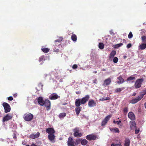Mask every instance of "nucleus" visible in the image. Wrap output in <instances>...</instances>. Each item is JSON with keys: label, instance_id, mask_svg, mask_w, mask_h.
Returning a JSON list of instances; mask_svg holds the SVG:
<instances>
[{"label": "nucleus", "instance_id": "nucleus-59", "mask_svg": "<svg viewBox=\"0 0 146 146\" xmlns=\"http://www.w3.org/2000/svg\"><path fill=\"white\" fill-rule=\"evenodd\" d=\"M110 34H111H111H112V32H111V31H110Z\"/></svg>", "mask_w": 146, "mask_h": 146}, {"label": "nucleus", "instance_id": "nucleus-46", "mask_svg": "<svg viewBox=\"0 0 146 146\" xmlns=\"http://www.w3.org/2000/svg\"><path fill=\"white\" fill-rule=\"evenodd\" d=\"M44 58V57L43 56H41L40 57L39 59V62H41L42 61Z\"/></svg>", "mask_w": 146, "mask_h": 146}, {"label": "nucleus", "instance_id": "nucleus-8", "mask_svg": "<svg viewBox=\"0 0 146 146\" xmlns=\"http://www.w3.org/2000/svg\"><path fill=\"white\" fill-rule=\"evenodd\" d=\"M48 138L50 141L52 143H54L55 142V136L54 134H48Z\"/></svg>", "mask_w": 146, "mask_h": 146}, {"label": "nucleus", "instance_id": "nucleus-3", "mask_svg": "<svg viewBox=\"0 0 146 146\" xmlns=\"http://www.w3.org/2000/svg\"><path fill=\"white\" fill-rule=\"evenodd\" d=\"M143 97V95L141 94L139 96L135 98L132 100L130 102V103L133 104H135L140 101Z\"/></svg>", "mask_w": 146, "mask_h": 146}, {"label": "nucleus", "instance_id": "nucleus-50", "mask_svg": "<svg viewBox=\"0 0 146 146\" xmlns=\"http://www.w3.org/2000/svg\"><path fill=\"white\" fill-rule=\"evenodd\" d=\"M97 80L96 79H95L94 80H93V82L94 84H97Z\"/></svg>", "mask_w": 146, "mask_h": 146}, {"label": "nucleus", "instance_id": "nucleus-22", "mask_svg": "<svg viewBox=\"0 0 146 146\" xmlns=\"http://www.w3.org/2000/svg\"><path fill=\"white\" fill-rule=\"evenodd\" d=\"M73 135L74 136L77 137H80L82 136V134L81 133L79 132H74Z\"/></svg>", "mask_w": 146, "mask_h": 146}, {"label": "nucleus", "instance_id": "nucleus-29", "mask_svg": "<svg viewBox=\"0 0 146 146\" xmlns=\"http://www.w3.org/2000/svg\"><path fill=\"white\" fill-rule=\"evenodd\" d=\"M66 116V113H61L58 115V117L60 118H63Z\"/></svg>", "mask_w": 146, "mask_h": 146}, {"label": "nucleus", "instance_id": "nucleus-25", "mask_svg": "<svg viewBox=\"0 0 146 146\" xmlns=\"http://www.w3.org/2000/svg\"><path fill=\"white\" fill-rule=\"evenodd\" d=\"M146 48V43H142L139 46V48L141 50H143Z\"/></svg>", "mask_w": 146, "mask_h": 146}, {"label": "nucleus", "instance_id": "nucleus-23", "mask_svg": "<svg viewBox=\"0 0 146 146\" xmlns=\"http://www.w3.org/2000/svg\"><path fill=\"white\" fill-rule=\"evenodd\" d=\"M125 146H129L130 143V140L127 138H126L125 141Z\"/></svg>", "mask_w": 146, "mask_h": 146}, {"label": "nucleus", "instance_id": "nucleus-31", "mask_svg": "<svg viewBox=\"0 0 146 146\" xmlns=\"http://www.w3.org/2000/svg\"><path fill=\"white\" fill-rule=\"evenodd\" d=\"M124 89V87L116 88L115 90V92L116 93H117L118 92H120L121 91L123 90Z\"/></svg>", "mask_w": 146, "mask_h": 146}, {"label": "nucleus", "instance_id": "nucleus-42", "mask_svg": "<svg viewBox=\"0 0 146 146\" xmlns=\"http://www.w3.org/2000/svg\"><path fill=\"white\" fill-rule=\"evenodd\" d=\"M113 122L114 123H117L118 125H119L121 123V121L120 120H119V121H115L114 120V121H113Z\"/></svg>", "mask_w": 146, "mask_h": 146}, {"label": "nucleus", "instance_id": "nucleus-26", "mask_svg": "<svg viewBox=\"0 0 146 146\" xmlns=\"http://www.w3.org/2000/svg\"><path fill=\"white\" fill-rule=\"evenodd\" d=\"M117 79L119 80V81L117 82V83L119 84L122 83L124 82V79H123L122 77L121 76L117 78Z\"/></svg>", "mask_w": 146, "mask_h": 146}, {"label": "nucleus", "instance_id": "nucleus-10", "mask_svg": "<svg viewBox=\"0 0 146 146\" xmlns=\"http://www.w3.org/2000/svg\"><path fill=\"white\" fill-rule=\"evenodd\" d=\"M67 143L68 146H75L74 141L71 137H70L68 138Z\"/></svg>", "mask_w": 146, "mask_h": 146}, {"label": "nucleus", "instance_id": "nucleus-43", "mask_svg": "<svg viewBox=\"0 0 146 146\" xmlns=\"http://www.w3.org/2000/svg\"><path fill=\"white\" fill-rule=\"evenodd\" d=\"M7 99L8 100L12 101L13 100V98L12 96H9L8 98Z\"/></svg>", "mask_w": 146, "mask_h": 146}, {"label": "nucleus", "instance_id": "nucleus-55", "mask_svg": "<svg viewBox=\"0 0 146 146\" xmlns=\"http://www.w3.org/2000/svg\"><path fill=\"white\" fill-rule=\"evenodd\" d=\"M136 95V93L134 92L132 95V96H135Z\"/></svg>", "mask_w": 146, "mask_h": 146}, {"label": "nucleus", "instance_id": "nucleus-38", "mask_svg": "<svg viewBox=\"0 0 146 146\" xmlns=\"http://www.w3.org/2000/svg\"><path fill=\"white\" fill-rule=\"evenodd\" d=\"M141 39L142 41L144 42H146V36H143L141 37Z\"/></svg>", "mask_w": 146, "mask_h": 146}, {"label": "nucleus", "instance_id": "nucleus-12", "mask_svg": "<svg viewBox=\"0 0 146 146\" xmlns=\"http://www.w3.org/2000/svg\"><path fill=\"white\" fill-rule=\"evenodd\" d=\"M13 117V115H9L7 114L3 118V122H5L6 121H8L11 119Z\"/></svg>", "mask_w": 146, "mask_h": 146}, {"label": "nucleus", "instance_id": "nucleus-61", "mask_svg": "<svg viewBox=\"0 0 146 146\" xmlns=\"http://www.w3.org/2000/svg\"><path fill=\"white\" fill-rule=\"evenodd\" d=\"M63 105H66V104H63Z\"/></svg>", "mask_w": 146, "mask_h": 146}, {"label": "nucleus", "instance_id": "nucleus-60", "mask_svg": "<svg viewBox=\"0 0 146 146\" xmlns=\"http://www.w3.org/2000/svg\"><path fill=\"white\" fill-rule=\"evenodd\" d=\"M25 146H30L29 145H25Z\"/></svg>", "mask_w": 146, "mask_h": 146}, {"label": "nucleus", "instance_id": "nucleus-52", "mask_svg": "<svg viewBox=\"0 0 146 146\" xmlns=\"http://www.w3.org/2000/svg\"><path fill=\"white\" fill-rule=\"evenodd\" d=\"M13 96L15 97H16L17 96V93L15 94H13Z\"/></svg>", "mask_w": 146, "mask_h": 146}, {"label": "nucleus", "instance_id": "nucleus-30", "mask_svg": "<svg viewBox=\"0 0 146 146\" xmlns=\"http://www.w3.org/2000/svg\"><path fill=\"white\" fill-rule=\"evenodd\" d=\"M41 50L44 53H47L49 51L50 49L48 48H41Z\"/></svg>", "mask_w": 146, "mask_h": 146}, {"label": "nucleus", "instance_id": "nucleus-7", "mask_svg": "<svg viewBox=\"0 0 146 146\" xmlns=\"http://www.w3.org/2000/svg\"><path fill=\"white\" fill-rule=\"evenodd\" d=\"M47 110H49L50 108L51 103L50 101L48 99L45 100L44 101V105Z\"/></svg>", "mask_w": 146, "mask_h": 146}, {"label": "nucleus", "instance_id": "nucleus-16", "mask_svg": "<svg viewBox=\"0 0 146 146\" xmlns=\"http://www.w3.org/2000/svg\"><path fill=\"white\" fill-rule=\"evenodd\" d=\"M37 101L39 104L41 106H43L44 105V101L43 100L42 97H40L37 99Z\"/></svg>", "mask_w": 146, "mask_h": 146}, {"label": "nucleus", "instance_id": "nucleus-33", "mask_svg": "<svg viewBox=\"0 0 146 146\" xmlns=\"http://www.w3.org/2000/svg\"><path fill=\"white\" fill-rule=\"evenodd\" d=\"M98 47L100 49H102L104 48V44L102 42H100L99 44Z\"/></svg>", "mask_w": 146, "mask_h": 146}, {"label": "nucleus", "instance_id": "nucleus-1", "mask_svg": "<svg viewBox=\"0 0 146 146\" xmlns=\"http://www.w3.org/2000/svg\"><path fill=\"white\" fill-rule=\"evenodd\" d=\"M89 95H86L82 98L76 99L75 102V105L76 107L75 108V111L76 114L78 115L81 111L82 107H80L81 104L84 105L89 100L90 98Z\"/></svg>", "mask_w": 146, "mask_h": 146}, {"label": "nucleus", "instance_id": "nucleus-19", "mask_svg": "<svg viewBox=\"0 0 146 146\" xmlns=\"http://www.w3.org/2000/svg\"><path fill=\"white\" fill-rule=\"evenodd\" d=\"M130 127L131 129H134L136 128V123L134 121H131L129 122Z\"/></svg>", "mask_w": 146, "mask_h": 146}, {"label": "nucleus", "instance_id": "nucleus-57", "mask_svg": "<svg viewBox=\"0 0 146 146\" xmlns=\"http://www.w3.org/2000/svg\"><path fill=\"white\" fill-rule=\"evenodd\" d=\"M93 73H94L96 74V73H97V72L96 71H94V72H93Z\"/></svg>", "mask_w": 146, "mask_h": 146}, {"label": "nucleus", "instance_id": "nucleus-45", "mask_svg": "<svg viewBox=\"0 0 146 146\" xmlns=\"http://www.w3.org/2000/svg\"><path fill=\"white\" fill-rule=\"evenodd\" d=\"M131 46V43H129L127 44V47L128 48H130Z\"/></svg>", "mask_w": 146, "mask_h": 146}, {"label": "nucleus", "instance_id": "nucleus-11", "mask_svg": "<svg viewBox=\"0 0 146 146\" xmlns=\"http://www.w3.org/2000/svg\"><path fill=\"white\" fill-rule=\"evenodd\" d=\"M60 97V96L56 94L53 93L49 96V98L51 100H55L59 98Z\"/></svg>", "mask_w": 146, "mask_h": 146}, {"label": "nucleus", "instance_id": "nucleus-41", "mask_svg": "<svg viewBox=\"0 0 146 146\" xmlns=\"http://www.w3.org/2000/svg\"><path fill=\"white\" fill-rule=\"evenodd\" d=\"M123 112L125 113H126L128 112V108L127 107L125 108L123 110Z\"/></svg>", "mask_w": 146, "mask_h": 146}, {"label": "nucleus", "instance_id": "nucleus-24", "mask_svg": "<svg viewBox=\"0 0 146 146\" xmlns=\"http://www.w3.org/2000/svg\"><path fill=\"white\" fill-rule=\"evenodd\" d=\"M110 129L112 132L119 133V132L118 129L116 127L114 128H110Z\"/></svg>", "mask_w": 146, "mask_h": 146}, {"label": "nucleus", "instance_id": "nucleus-39", "mask_svg": "<svg viewBox=\"0 0 146 146\" xmlns=\"http://www.w3.org/2000/svg\"><path fill=\"white\" fill-rule=\"evenodd\" d=\"M133 36V34L131 32H130L128 35V38H132Z\"/></svg>", "mask_w": 146, "mask_h": 146}, {"label": "nucleus", "instance_id": "nucleus-21", "mask_svg": "<svg viewBox=\"0 0 146 146\" xmlns=\"http://www.w3.org/2000/svg\"><path fill=\"white\" fill-rule=\"evenodd\" d=\"M116 51L115 50H112L109 56L110 58H113L114 57L115 55H116Z\"/></svg>", "mask_w": 146, "mask_h": 146}, {"label": "nucleus", "instance_id": "nucleus-36", "mask_svg": "<svg viewBox=\"0 0 146 146\" xmlns=\"http://www.w3.org/2000/svg\"><path fill=\"white\" fill-rule=\"evenodd\" d=\"M110 98L109 97L107 98H102L100 99V100L101 101H105L106 100H109L110 99Z\"/></svg>", "mask_w": 146, "mask_h": 146}, {"label": "nucleus", "instance_id": "nucleus-18", "mask_svg": "<svg viewBox=\"0 0 146 146\" xmlns=\"http://www.w3.org/2000/svg\"><path fill=\"white\" fill-rule=\"evenodd\" d=\"M46 132L49 134H54L55 131L52 128H47L46 129Z\"/></svg>", "mask_w": 146, "mask_h": 146}, {"label": "nucleus", "instance_id": "nucleus-14", "mask_svg": "<svg viewBox=\"0 0 146 146\" xmlns=\"http://www.w3.org/2000/svg\"><path fill=\"white\" fill-rule=\"evenodd\" d=\"M81 141V143L82 145H86L88 143V141L86 139H82L81 141L80 139H78L76 140V142H80Z\"/></svg>", "mask_w": 146, "mask_h": 146}, {"label": "nucleus", "instance_id": "nucleus-54", "mask_svg": "<svg viewBox=\"0 0 146 146\" xmlns=\"http://www.w3.org/2000/svg\"><path fill=\"white\" fill-rule=\"evenodd\" d=\"M31 146H37V145L34 143H32L31 145Z\"/></svg>", "mask_w": 146, "mask_h": 146}, {"label": "nucleus", "instance_id": "nucleus-53", "mask_svg": "<svg viewBox=\"0 0 146 146\" xmlns=\"http://www.w3.org/2000/svg\"><path fill=\"white\" fill-rule=\"evenodd\" d=\"M76 93L77 94H80V92L79 91L76 92Z\"/></svg>", "mask_w": 146, "mask_h": 146}, {"label": "nucleus", "instance_id": "nucleus-56", "mask_svg": "<svg viewBox=\"0 0 146 146\" xmlns=\"http://www.w3.org/2000/svg\"><path fill=\"white\" fill-rule=\"evenodd\" d=\"M123 42H126V40L125 39H123Z\"/></svg>", "mask_w": 146, "mask_h": 146}, {"label": "nucleus", "instance_id": "nucleus-44", "mask_svg": "<svg viewBox=\"0 0 146 146\" xmlns=\"http://www.w3.org/2000/svg\"><path fill=\"white\" fill-rule=\"evenodd\" d=\"M78 67V66L76 64H75L73 66H72V68L73 69H76Z\"/></svg>", "mask_w": 146, "mask_h": 146}, {"label": "nucleus", "instance_id": "nucleus-5", "mask_svg": "<svg viewBox=\"0 0 146 146\" xmlns=\"http://www.w3.org/2000/svg\"><path fill=\"white\" fill-rule=\"evenodd\" d=\"M3 106L4 107L5 112V113H7L10 111L11 110V107L8 103L4 102L3 104Z\"/></svg>", "mask_w": 146, "mask_h": 146}, {"label": "nucleus", "instance_id": "nucleus-58", "mask_svg": "<svg viewBox=\"0 0 146 146\" xmlns=\"http://www.w3.org/2000/svg\"><path fill=\"white\" fill-rule=\"evenodd\" d=\"M102 70L103 71H106V69H103Z\"/></svg>", "mask_w": 146, "mask_h": 146}, {"label": "nucleus", "instance_id": "nucleus-47", "mask_svg": "<svg viewBox=\"0 0 146 146\" xmlns=\"http://www.w3.org/2000/svg\"><path fill=\"white\" fill-rule=\"evenodd\" d=\"M143 94H141L142 95H143V96H144L145 94H146V89L145 90H143V91L142 92Z\"/></svg>", "mask_w": 146, "mask_h": 146}, {"label": "nucleus", "instance_id": "nucleus-13", "mask_svg": "<svg viewBox=\"0 0 146 146\" xmlns=\"http://www.w3.org/2000/svg\"><path fill=\"white\" fill-rule=\"evenodd\" d=\"M111 82V79L110 78L106 79L104 81L103 86H108L110 84Z\"/></svg>", "mask_w": 146, "mask_h": 146}, {"label": "nucleus", "instance_id": "nucleus-2", "mask_svg": "<svg viewBox=\"0 0 146 146\" xmlns=\"http://www.w3.org/2000/svg\"><path fill=\"white\" fill-rule=\"evenodd\" d=\"M144 81L143 78H140L137 79L135 81L134 86L135 88H140L142 84V83Z\"/></svg>", "mask_w": 146, "mask_h": 146}, {"label": "nucleus", "instance_id": "nucleus-28", "mask_svg": "<svg viewBox=\"0 0 146 146\" xmlns=\"http://www.w3.org/2000/svg\"><path fill=\"white\" fill-rule=\"evenodd\" d=\"M134 76V75H133L129 77H128L126 81H130L132 80H135V77L133 76Z\"/></svg>", "mask_w": 146, "mask_h": 146}, {"label": "nucleus", "instance_id": "nucleus-51", "mask_svg": "<svg viewBox=\"0 0 146 146\" xmlns=\"http://www.w3.org/2000/svg\"><path fill=\"white\" fill-rule=\"evenodd\" d=\"M13 137L14 139H16V136L15 134H13Z\"/></svg>", "mask_w": 146, "mask_h": 146}, {"label": "nucleus", "instance_id": "nucleus-20", "mask_svg": "<svg viewBox=\"0 0 146 146\" xmlns=\"http://www.w3.org/2000/svg\"><path fill=\"white\" fill-rule=\"evenodd\" d=\"M128 116L129 118H130L131 120H134L135 119V115L132 112H130L128 114Z\"/></svg>", "mask_w": 146, "mask_h": 146}, {"label": "nucleus", "instance_id": "nucleus-34", "mask_svg": "<svg viewBox=\"0 0 146 146\" xmlns=\"http://www.w3.org/2000/svg\"><path fill=\"white\" fill-rule=\"evenodd\" d=\"M123 44L122 43H120L119 44H118L115 45H114V48H117L123 45Z\"/></svg>", "mask_w": 146, "mask_h": 146}, {"label": "nucleus", "instance_id": "nucleus-9", "mask_svg": "<svg viewBox=\"0 0 146 146\" xmlns=\"http://www.w3.org/2000/svg\"><path fill=\"white\" fill-rule=\"evenodd\" d=\"M86 138L89 141L94 140L97 138V137L96 135L92 134L87 135Z\"/></svg>", "mask_w": 146, "mask_h": 146}, {"label": "nucleus", "instance_id": "nucleus-17", "mask_svg": "<svg viewBox=\"0 0 146 146\" xmlns=\"http://www.w3.org/2000/svg\"><path fill=\"white\" fill-rule=\"evenodd\" d=\"M40 133L39 132H37L36 134L34 133L31 134L29 136L30 138L31 139H35L38 138L40 136Z\"/></svg>", "mask_w": 146, "mask_h": 146}, {"label": "nucleus", "instance_id": "nucleus-15", "mask_svg": "<svg viewBox=\"0 0 146 146\" xmlns=\"http://www.w3.org/2000/svg\"><path fill=\"white\" fill-rule=\"evenodd\" d=\"M88 106L90 107H94L96 106V103L94 102V100H90L88 102Z\"/></svg>", "mask_w": 146, "mask_h": 146}, {"label": "nucleus", "instance_id": "nucleus-37", "mask_svg": "<svg viewBox=\"0 0 146 146\" xmlns=\"http://www.w3.org/2000/svg\"><path fill=\"white\" fill-rule=\"evenodd\" d=\"M118 61V59L117 57H115L113 59V61L115 63H117Z\"/></svg>", "mask_w": 146, "mask_h": 146}, {"label": "nucleus", "instance_id": "nucleus-4", "mask_svg": "<svg viewBox=\"0 0 146 146\" xmlns=\"http://www.w3.org/2000/svg\"><path fill=\"white\" fill-rule=\"evenodd\" d=\"M33 117V115L31 113L28 114H25L24 115L23 117L24 119L27 121H31Z\"/></svg>", "mask_w": 146, "mask_h": 146}, {"label": "nucleus", "instance_id": "nucleus-35", "mask_svg": "<svg viewBox=\"0 0 146 146\" xmlns=\"http://www.w3.org/2000/svg\"><path fill=\"white\" fill-rule=\"evenodd\" d=\"M63 38L62 37H60L58 39L56 40H55V42H60L62 40Z\"/></svg>", "mask_w": 146, "mask_h": 146}, {"label": "nucleus", "instance_id": "nucleus-27", "mask_svg": "<svg viewBox=\"0 0 146 146\" xmlns=\"http://www.w3.org/2000/svg\"><path fill=\"white\" fill-rule=\"evenodd\" d=\"M72 34L71 37V39L73 41L76 42L77 40V37L75 34H73V33Z\"/></svg>", "mask_w": 146, "mask_h": 146}, {"label": "nucleus", "instance_id": "nucleus-6", "mask_svg": "<svg viewBox=\"0 0 146 146\" xmlns=\"http://www.w3.org/2000/svg\"><path fill=\"white\" fill-rule=\"evenodd\" d=\"M112 116V115L111 114H110L106 116L102 122V126H104L105 125Z\"/></svg>", "mask_w": 146, "mask_h": 146}, {"label": "nucleus", "instance_id": "nucleus-40", "mask_svg": "<svg viewBox=\"0 0 146 146\" xmlns=\"http://www.w3.org/2000/svg\"><path fill=\"white\" fill-rule=\"evenodd\" d=\"M111 146H122L120 143L119 144H114V143H112L111 144Z\"/></svg>", "mask_w": 146, "mask_h": 146}, {"label": "nucleus", "instance_id": "nucleus-48", "mask_svg": "<svg viewBox=\"0 0 146 146\" xmlns=\"http://www.w3.org/2000/svg\"><path fill=\"white\" fill-rule=\"evenodd\" d=\"M74 132H76V131L77 132H79V129H78V128H76L74 129Z\"/></svg>", "mask_w": 146, "mask_h": 146}, {"label": "nucleus", "instance_id": "nucleus-49", "mask_svg": "<svg viewBox=\"0 0 146 146\" xmlns=\"http://www.w3.org/2000/svg\"><path fill=\"white\" fill-rule=\"evenodd\" d=\"M139 132V129H136L135 131V133L136 134H138Z\"/></svg>", "mask_w": 146, "mask_h": 146}, {"label": "nucleus", "instance_id": "nucleus-32", "mask_svg": "<svg viewBox=\"0 0 146 146\" xmlns=\"http://www.w3.org/2000/svg\"><path fill=\"white\" fill-rule=\"evenodd\" d=\"M43 85L41 84H39L37 87H36V89L38 91H40V90L42 89Z\"/></svg>", "mask_w": 146, "mask_h": 146}]
</instances>
